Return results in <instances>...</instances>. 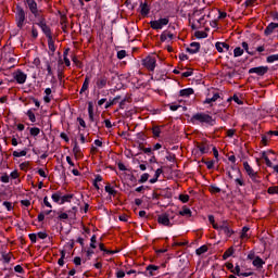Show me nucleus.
<instances>
[{
    "label": "nucleus",
    "mask_w": 278,
    "mask_h": 278,
    "mask_svg": "<svg viewBox=\"0 0 278 278\" xmlns=\"http://www.w3.org/2000/svg\"><path fill=\"white\" fill-rule=\"evenodd\" d=\"M180 97H190V94H194V89L187 88L179 91Z\"/></svg>",
    "instance_id": "22"
},
{
    "label": "nucleus",
    "mask_w": 278,
    "mask_h": 278,
    "mask_svg": "<svg viewBox=\"0 0 278 278\" xmlns=\"http://www.w3.org/2000/svg\"><path fill=\"white\" fill-rule=\"evenodd\" d=\"M48 47L52 53H55V43L53 41V37L48 39Z\"/></svg>",
    "instance_id": "30"
},
{
    "label": "nucleus",
    "mask_w": 278,
    "mask_h": 278,
    "mask_svg": "<svg viewBox=\"0 0 278 278\" xmlns=\"http://www.w3.org/2000/svg\"><path fill=\"white\" fill-rule=\"evenodd\" d=\"M3 205L7 207L8 212L12 211V202L4 201Z\"/></svg>",
    "instance_id": "61"
},
{
    "label": "nucleus",
    "mask_w": 278,
    "mask_h": 278,
    "mask_svg": "<svg viewBox=\"0 0 278 278\" xmlns=\"http://www.w3.org/2000/svg\"><path fill=\"white\" fill-rule=\"evenodd\" d=\"M73 153L75 157H81V149H79V144L77 143V141H75L74 143Z\"/></svg>",
    "instance_id": "23"
},
{
    "label": "nucleus",
    "mask_w": 278,
    "mask_h": 278,
    "mask_svg": "<svg viewBox=\"0 0 278 278\" xmlns=\"http://www.w3.org/2000/svg\"><path fill=\"white\" fill-rule=\"evenodd\" d=\"M52 200L54 203H60V200H62V192L58 191L52 194Z\"/></svg>",
    "instance_id": "33"
},
{
    "label": "nucleus",
    "mask_w": 278,
    "mask_h": 278,
    "mask_svg": "<svg viewBox=\"0 0 278 278\" xmlns=\"http://www.w3.org/2000/svg\"><path fill=\"white\" fill-rule=\"evenodd\" d=\"M27 116H28L30 123H36V114H34V113L31 112V110H28V111H27Z\"/></svg>",
    "instance_id": "41"
},
{
    "label": "nucleus",
    "mask_w": 278,
    "mask_h": 278,
    "mask_svg": "<svg viewBox=\"0 0 278 278\" xmlns=\"http://www.w3.org/2000/svg\"><path fill=\"white\" fill-rule=\"evenodd\" d=\"M0 180L2 181V184H9L10 182V176H8V174H4L1 176Z\"/></svg>",
    "instance_id": "53"
},
{
    "label": "nucleus",
    "mask_w": 278,
    "mask_h": 278,
    "mask_svg": "<svg viewBox=\"0 0 278 278\" xmlns=\"http://www.w3.org/2000/svg\"><path fill=\"white\" fill-rule=\"evenodd\" d=\"M204 164L208 168V170H212V168H214V161H204Z\"/></svg>",
    "instance_id": "54"
},
{
    "label": "nucleus",
    "mask_w": 278,
    "mask_h": 278,
    "mask_svg": "<svg viewBox=\"0 0 278 278\" xmlns=\"http://www.w3.org/2000/svg\"><path fill=\"white\" fill-rule=\"evenodd\" d=\"M31 36H33V38H38V29H36V27H34V26L31 28Z\"/></svg>",
    "instance_id": "63"
},
{
    "label": "nucleus",
    "mask_w": 278,
    "mask_h": 278,
    "mask_svg": "<svg viewBox=\"0 0 278 278\" xmlns=\"http://www.w3.org/2000/svg\"><path fill=\"white\" fill-rule=\"evenodd\" d=\"M146 270L149 273L150 277H153V271L154 270H160V267L156 265H149Z\"/></svg>",
    "instance_id": "27"
},
{
    "label": "nucleus",
    "mask_w": 278,
    "mask_h": 278,
    "mask_svg": "<svg viewBox=\"0 0 278 278\" xmlns=\"http://www.w3.org/2000/svg\"><path fill=\"white\" fill-rule=\"evenodd\" d=\"M146 181H149V174H143L140 179H139V184H146Z\"/></svg>",
    "instance_id": "48"
},
{
    "label": "nucleus",
    "mask_w": 278,
    "mask_h": 278,
    "mask_svg": "<svg viewBox=\"0 0 278 278\" xmlns=\"http://www.w3.org/2000/svg\"><path fill=\"white\" fill-rule=\"evenodd\" d=\"M74 264L75 266H81V257L79 256L74 257Z\"/></svg>",
    "instance_id": "60"
},
{
    "label": "nucleus",
    "mask_w": 278,
    "mask_h": 278,
    "mask_svg": "<svg viewBox=\"0 0 278 278\" xmlns=\"http://www.w3.org/2000/svg\"><path fill=\"white\" fill-rule=\"evenodd\" d=\"M267 192L268 194H278V187H269Z\"/></svg>",
    "instance_id": "50"
},
{
    "label": "nucleus",
    "mask_w": 278,
    "mask_h": 278,
    "mask_svg": "<svg viewBox=\"0 0 278 278\" xmlns=\"http://www.w3.org/2000/svg\"><path fill=\"white\" fill-rule=\"evenodd\" d=\"M194 36H195V38H207V33L201 31V30H197Z\"/></svg>",
    "instance_id": "40"
},
{
    "label": "nucleus",
    "mask_w": 278,
    "mask_h": 278,
    "mask_svg": "<svg viewBox=\"0 0 278 278\" xmlns=\"http://www.w3.org/2000/svg\"><path fill=\"white\" fill-rule=\"evenodd\" d=\"M168 23H170V20H168L167 17H164V18H160L157 21H151L150 27L152 29H162V27L168 25Z\"/></svg>",
    "instance_id": "3"
},
{
    "label": "nucleus",
    "mask_w": 278,
    "mask_h": 278,
    "mask_svg": "<svg viewBox=\"0 0 278 278\" xmlns=\"http://www.w3.org/2000/svg\"><path fill=\"white\" fill-rule=\"evenodd\" d=\"M244 53V49L237 47L233 50V56L235 58H240V55H242Z\"/></svg>",
    "instance_id": "32"
},
{
    "label": "nucleus",
    "mask_w": 278,
    "mask_h": 278,
    "mask_svg": "<svg viewBox=\"0 0 278 278\" xmlns=\"http://www.w3.org/2000/svg\"><path fill=\"white\" fill-rule=\"evenodd\" d=\"M219 231L220 233H225L227 238H231V236H233V229H231L229 222H222L219 225Z\"/></svg>",
    "instance_id": "4"
},
{
    "label": "nucleus",
    "mask_w": 278,
    "mask_h": 278,
    "mask_svg": "<svg viewBox=\"0 0 278 278\" xmlns=\"http://www.w3.org/2000/svg\"><path fill=\"white\" fill-rule=\"evenodd\" d=\"M28 238H29V240H30L33 243H36V240H38V235H36V233H30V235H28Z\"/></svg>",
    "instance_id": "56"
},
{
    "label": "nucleus",
    "mask_w": 278,
    "mask_h": 278,
    "mask_svg": "<svg viewBox=\"0 0 278 278\" xmlns=\"http://www.w3.org/2000/svg\"><path fill=\"white\" fill-rule=\"evenodd\" d=\"M243 167L247 175H249L250 179H252L254 184H260V176L257 175V172L253 170V167L249 165V162H243Z\"/></svg>",
    "instance_id": "2"
},
{
    "label": "nucleus",
    "mask_w": 278,
    "mask_h": 278,
    "mask_svg": "<svg viewBox=\"0 0 278 278\" xmlns=\"http://www.w3.org/2000/svg\"><path fill=\"white\" fill-rule=\"evenodd\" d=\"M152 132H153L154 138H160V134H162V130L160 129L159 126H155L152 128Z\"/></svg>",
    "instance_id": "38"
},
{
    "label": "nucleus",
    "mask_w": 278,
    "mask_h": 278,
    "mask_svg": "<svg viewBox=\"0 0 278 278\" xmlns=\"http://www.w3.org/2000/svg\"><path fill=\"white\" fill-rule=\"evenodd\" d=\"M197 255H203V253H207V245H202L195 250Z\"/></svg>",
    "instance_id": "35"
},
{
    "label": "nucleus",
    "mask_w": 278,
    "mask_h": 278,
    "mask_svg": "<svg viewBox=\"0 0 278 278\" xmlns=\"http://www.w3.org/2000/svg\"><path fill=\"white\" fill-rule=\"evenodd\" d=\"M232 275H237V277H241L242 273H240V265H236L232 269Z\"/></svg>",
    "instance_id": "46"
},
{
    "label": "nucleus",
    "mask_w": 278,
    "mask_h": 278,
    "mask_svg": "<svg viewBox=\"0 0 278 278\" xmlns=\"http://www.w3.org/2000/svg\"><path fill=\"white\" fill-rule=\"evenodd\" d=\"M25 155H27V150L13 151V157H25Z\"/></svg>",
    "instance_id": "34"
},
{
    "label": "nucleus",
    "mask_w": 278,
    "mask_h": 278,
    "mask_svg": "<svg viewBox=\"0 0 278 278\" xmlns=\"http://www.w3.org/2000/svg\"><path fill=\"white\" fill-rule=\"evenodd\" d=\"M142 64L148 71H155V58L153 56H147L142 60Z\"/></svg>",
    "instance_id": "6"
},
{
    "label": "nucleus",
    "mask_w": 278,
    "mask_h": 278,
    "mask_svg": "<svg viewBox=\"0 0 278 278\" xmlns=\"http://www.w3.org/2000/svg\"><path fill=\"white\" fill-rule=\"evenodd\" d=\"M192 121H199V123H212V116L205 113H197L191 117Z\"/></svg>",
    "instance_id": "5"
},
{
    "label": "nucleus",
    "mask_w": 278,
    "mask_h": 278,
    "mask_svg": "<svg viewBox=\"0 0 278 278\" xmlns=\"http://www.w3.org/2000/svg\"><path fill=\"white\" fill-rule=\"evenodd\" d=\"M242 48L244 49V51H247V53H249V55H255V52H251L249 51V43L243 41L242 42Z\"/></svg>",
    "instance_id": "43"
},
{
    "label": "nucleus",
    "mask_w": 278,
    "mask_h": 278,
    "mask_svg": "<svg viewBox=\"0 0 278 278\" xmlns=\"http://www.w3.org/2000/svg\"><path fill=\"white\" fill-rule=\"evenodd\" d=\"M88 86H90V76L85 77V81H84L83 87L80 89V94H84V92H86V90H88Z\"/></svg>",
    "instance_id": "21"
},
{
    "label": "nucleus",
    "mask_w": 278,
    "mask_h": 278,
    "mask_svg": "<svg viewBox=\"0 0 278 278\" xmlns=\"http://www.w3.org/2000/svg\"><path fill=\"white\" fill-rule=\"evenodd\" d=\"M25 2L27 3L30 12L38 10V3H36V0H25Z\"/></svg>",
    "instance_id": "19"
},
{
    "label": "nucleus",
    "mask_w": 278,
    "mask_h": 278,
    "mask_svg": "<svg viewBox=\"0 0 278 278\" xmlns=\"http://www.w3.org/2000/svg\"><path fill=\"white\" fill-rule=\"evenodd\" d=\"M161 42H166L168 40V36L166 35V30H164L160 36Z\"/></svg>",
    "instance_id": "55"
},
{
    "label": "nucleus",
    "mask_w": 278,
    "mask_h": 278,
    "mask_svg": "<svg viewBox=\"0 0 278 278\" xmlns=\"http://www.w3.org/2000/svg\"><path fill=\"white\" fill-rule=\"evenodd\" d=\"M28 167H29V162H24L20 164L21 170H27Z\"/></svg>",
    "instance_id": "57"
},
{
    "label": "nucleus",
    "mask_w": 278,
    "mask_h": 278,
    "mask_svg": "<svg viewBox=\"0 0 278 278\" xmlns=\"http://www.w3.org/2000/svg\"><path fill=\"white\" fill-rule=\"evenodd\" d=\"M13 77L15 79V81H17L18 84H25V81H27V74L23 73V71L17 70L14 74Z\"/></svg>",
    "instance_id": "10"
},
{
    "label": "nucleus",
    "mask_w": 278,
    "mask_h": 278,
    "mask_svg": "<svg viewBox=\"0 0 278 278\" xmlns=\"http://www.w3.org/2000/svg\"><path fill=\"white\" fill-rule=\"evenodd\" d=\"M88 114H89L90 123H93L94 122V106L92 105V102L88 103Z\"/></svg>",
    "instance_id": "18"
},
{
    "label": "nucleus",
    "mask_w": 278,
    "mask_h": 278,
    "mask_svg": "<svg viewBox=\"0 0 278 278\" xmlns=\"http://www.w3.org/2000/svg\"><path fill=\"white\" fill-rule=\"evenodd\" d=\"M157 223L160 225H164L165 227H173V224L170 223V218L168 217V214L159 215Z\"/></svg>",
    "instance_id": "11"
},
{
    "label": "nucleus",
    "mask_w": 278,
    "mask_h": 278,
    "mask_svg": "<svg viewBox=\"0 0 278 278\" xmlns=\"http://www.w3.org/2000/svg\"><path fill=\"white\" fill-rule=\"evenodd\" d=\"M179 201H181V203H188V201H190V195H188V194H180L179 195Z\"/></svg>",
    "instance_id": "42"
},
{
    "label": "nucleus",
    "mask_w": 278,
    "mask_h": 278,
    "mask_svg": "<svg viewBox=\"0 0 278 278\" xmlns=\"http://www.w3.org/2000/svg\"><path fill=\"white\" fill-rule=\"evenodd\" d=\"M37 25L39 26V27H41V30L43 31V34H45V36H46V38H53V35L51 34V27H49L48 25H47V22H45L43 20H41V21H39L38 23H37Z\"/></svg>",
    "instance_id": "7"
},
{
    "label": "nucleus",
    "mask_w": 278,
    "mask_h": 278,
    "mask_svg": "<svg viewBox=\"0 0 278 278\" xmlns=\"http://www.w3.org/2000/svg\"><path fill=\"white\" fill-rule=\"evenodd\" d=\"M253 266H255V268H264V264H266V262H264V260H262V257L256 256L255 260L252 262Z\"/></svg>",
    "instance_id": "16"
},
{
    "label": "nucleus",
    "mask_w": 278,
    "mask_h": 278,
    "mask_svg": "<svg viewBox=\"0 0 278 278\" xmlns=\"http://www.w3.org/2000/svg\"><path fill=\"white\" fill-rule=\"evenodd\" d=\"M197 148L202 153V155L210 152V146H207L205 142L197 143Z\"/></svg>",
    "instance_id": "15"
},
{
    "label": "nucleus",
    "mask_w": 278,
    "mask_h": 278,
    "mask_svg": "<svg viewBox=\"0 0 278 278\" xmlns=\"http://www.w3.org/2000/svg\"><path fill=\"white\" fill-rule=\"evenodd\" d=\"M77 122L79 123L80 127H84V129H86V121H84V118L77 117Z\"/></svg>",
    "instance_id": "62"
},
{
    "label": "nucleus",
    "mask_w": 278,
    "mask_h": 278,
    "mask_svg": "<svg viewBox=\"0 0 278 278\" xmlns=\"http://www.w3.org/2000/svg\"><path fill=\"white\" fill-rule=\"evenodd\" d=\"M14 270H15V273H24L23 266H21V265H16L14 267Z\"/></svg>",
    "instance_id": "64"
},
{
    "label": "nucleus",
    "mask_w": 278,
    "mask_h": 278,
    "mask_svg": "<svg viewBox=\"0 0 278 278\" xmlns=\"http://www.w3.org/2000/svg\"><path fill=\"white\" fill-rule=\"evenodd\" d=\"M2 260L5 264H10V260H12V254H3Z\"/></svg>",
    "instance_id": "47"
},
{
    "label": "nucleus",
    "mask_w": 278,
    "mask_h": 278,
    "mask_svg": "<svg viewBox=\"0 0 278 278\" xmlns=\"http://www.w3.org/2000/svg\"><path fill=\"white\" fill-rule=\"evenodd\" d=\"M268 64H273V62H278V54H271L267 56Z\"/></svg>",
    "instance_id": "37"
},
{
    "label": "nucleus",
    "mask_w": 278,
    "mask_h": 278,
    "mask_svg": "<svg viewBox=\"0 0 278 278\" xmlns=\"http://www.w3.org/2000/svg\"><path fill=\"white\" fill-rule=\"evenodd\" d=\"M73 197V194L61 195V205H63V203H71Z\"/></svg>",
    "instance_id": "29"
},
{
    "label": "nucleus",
    "mask_w": 278,
    "mask_h": 278,
    "mask_svg": "<svg viewBox=\"0 0 278 278\" xmlns=\"http://www.w3.org/2000/svg\"><path fill=\"white\" fill-rule=\"evenodd\" d=\"M118 101H121V96H117L112 101L108 102L105 104V110H108V108H112V105H116Z\"/></svg>",
    "instance_id": "26"
},
{
    "label": "nucleus",
    "mask_w": 278,
    "mask_h": 278,
    "mask_svg": "<svg viewBox=\"0 0 278 278\" xmlns=\"http://www.w3.org/2000/svg\"><path fill=\"white\" fill-rule=\"evenodd\" d=\"M277 28H278V23L271 22L270 24H268V26L264 30L265 36H270V34H273V31H275V29Z\"/></svg>",
    "instance_id": "13"
},
{
    "label": "nucleus",
    "mask_w": 278,
    "mask_h": 278,
    "mask_svg": "<svg viewBox=\"0 0 278 278\" xmlns=\"http://www.w3.org/2000/svg\"><path fill=\"white\" fill-rule=\"evenodd\" d=\"M180 216H192V211H190V208L185 207L182 208V211L179 212Z\"/></svg>",
    "instance_id": "36"
},
{
    "label": "nucleus",
    "mask_w": 278,
    "mask_h": 278,
    "mask_svg": "<svg viewBox=\"0 0 278 278\" xmlns=\"http://www.w3.org/2000/svg\"><path fill=\"white\" fill-rule=\"evenodd\" d=\"M199 49H201V43L199 42H191L190 48H187L188 53H199Z\"/></svg>",
    "instance_id": "12"
},
{
    "label": "nucleus",
    "mask_w": 278,
    "mask_h": 278,
    "mask_svg": "<svg viewBox=\"0 0 278 278\" xmlns=\"http://www.w3.org/2000/svg\"><path fill=\"white\" fill-rule=\"evenodd\" d=\"M104 190H105V192H108V193L111 194L112 197H116V194H117V191L114 190L110 184H108V185L105 186V189H104Z\"/></svg>",
    "instance_id": "28"
},
{
    "label": "nucleus",
    "mask_w": 278,
    "mask_h": 278,
    "mask_svg": "<svg viewBox=\"0 0 278 278\" xmlns=\"http://www.w3.org/2000/svg\"><path fill=\"white\" fill-rule=\"evenodd\" d=\"M31 14L35 16V18H38L39 21L45 22V16H42V11L36 9L35 11H31Z\"/></svg>",
    "instance_id": "25"
},
{
    "label": "nucleus",
    "mask_w": 278,
    "mask_h": 278,
    "mask_svg": "<svg viewBox=\"0 0 278 278\" xmlns=\"http://www.w3.org/2000/svg\"><path fill=\"white\" fill-rule=\"evenodd\" d=\"M210 192H212L213 194H218V193L220 192V188H218V187L212 185V186L210 187Z\"/></svg>",
    "instance_id": "44"
},
{
    "label": "nucleus",
    "mask_w": 278,
    "mask_h": 278,
    "mask_svg": "<svg viewBox=\"0 0 278 278\" xmlns=\"http://www.w3.org/2000/svg\"><path fill=\"white\" fill-rule=\"evenodd\" d=\"M216 50L218 51V53H223V51H229V45L226 42H219L217 41L215 43ZM225 49V50H224Z\"/></svg>",
    "instance_id": "14"
},
{
    "label": "nucleus",
    "mask_w": 278,
    "mask_h": 278,
    "mask_svg": "<svg viewBox=\"0 0 278 278\" xmlns=\"http://www.w3.org/2000/svg\"><path fill=\"white\" fill-rule=\"evenodd\" d=\"M262 144H264V147H266V144H268V135L262 136Z\"/></svg>",
    "instance_id": "59"
},
{
    "label": "nucleus",
    "mask_w": 278,
    "mask_h": 278,
    "mask_svg": "<svg viewBox=\"0 0 278 278\" xmlns=\"http://www.w3.org/2000/svg\"><path fill=\"white\" fill-rule=\"evenodd\" d=\"M253 73H255L260 77H264V75H266V73H268V66H258V67L250 68L249 74L252 75Z\"/></svg>",
    "instance_id": "8"
},
{
    "label": "nucleus",
    "mask_w": 278,
    "mask_h": 278,
    "mask_svg": "<svg viewBox=\"0 0 278 278\" xmlns=\"http://www.w3.org/2000/svg\"><path fill=\"white\" fill-rule=\"evenodd\" d=\"M91 249H97V235H93L91 237V243H90Z\"/></svg>",
    "instance_id": "49"
},
{
    "label": "nucleus",
    "mask_w": 278,
    "mask_h": 278,
    "mask_svg": "<svg viewBox=\"0 0 278 278\" xmlns=\"http://www.w3.org/2000/svg\"><path fill=\"white\" fill-rule=\"evenodd\" d=\"M220 99V94L215 93L212 98H207L204 103H214Z\"/></svg>",
    "instance_id": "31"
},
{
    "label": "nucleus",
    "mask_w": 278,
    "mask_h": 278,
    "mask_svg": "<svg viewBox=\"0 0 278 278\" xmlns=\"http://www.w3.org/2000/svg\"><path fill=\"white\" fill-rule=\"evenodd\" d=\"M126 55H127V51L125 50H121L117 52L118 60H123L124 58H126Z\"/></svg>",
    "instance_id": "52"
},
{
    "label": "nucleus",
    "mask_w": 278,
    "mask_h": 278,
    "mask_svg": "<svg viewBox=\"0 0 278 278\" xmlns=\"http://www.w3.org/2000/svg\"><path fill=\"white\" fill-rule=\"evenodd\" d=\"M233 253H235L233 247H230L223 254V260H228V257H231V255H233Z\"/></svg>",
    "instance_id": "24"
},
{
    "label": "nucleus",
    "mask_w": 278,
    "mask_h": 278,
    "mask_svg": "<svg viewBox=\"0 0 278 278\" xmlns=\"http://www.w3.org/2000/svg\"><path fill=\"white\" fill-rule=\"evenodd\" d=\"M25 21H27V17L25 15V10L22 7H16V14H15V23L18 27V29H23L25 27Z\"/></svg>",
    "instance_id": "1"
},
{
    "label": "nucleus",
    "mask_w": 278,
    "mask_h": 278,
    "mask_svg": "<svg viewBox=\"0 0 278 278\" xmlns=\"http://www.w3.org/2000/svg\"><path fill=\"white\" fill-rule=\"evenodd\" d=\"M70 216H72V218H75L76 214H77V206H74L72 208V211H68Z\"/></svg>",
    "instance_id": "58"
},
{
    "label": "nucleus",
    "mask_w": 278,
    "mask_h": 278,
    "mask_svg": "<svg viewBox=\"0 0 278 278\" xmlns=\"http://www.w3.org/2000/svg\"><path fill=\"white\" fill-rule=\"evenodd\" d=\"M72 62H74V64L77 66V68H81L84 65L81 63V61H79V59H77V56H72Z\"/></svg>",
    "instance_id": "39"
},
{
    "label": "nucleus",
    "mask_w": 278,
    "mask_h": 278,
    "mask_svg": "<svg viewBox=\"0 0 278 278\" xmlns=\"http://www.w3.org/2000/svg\"><path fill=\"white\" fill-rule=\"evenodd\" d=\"M140 8H141V15L142 16H147L149 15V12H151V9L149 8V3L144 2V3H140Z\"/></svg>",
    "instance_id": "17"
},
{
    "label": "nucleus",
    "mask_w": 278,
    "mask_h": 278,
    "mask_svg": "<svg viewBox=\"0 0 278 278\" xmlns=\"http://www.w3.org/2000/svg\"><path fill=\"white\" fill-rule=\"evenodd\" d=\"M249 227H247V226H244L243 228H242V233H241V238L242 239H244V238H249V235H247L248 233V231H249Z\"/></svg>",
    "instance_id": "51"
},
{
    "label": "nucleus",
    "mask_w": 278,
    "mask_h": 278,
    "mask_svg": "<svg viewBox=\"0 0 278 278\" xmlns=\"http://www.w3.org/2000/svg\"><path fill=\"white\" fill-rule=\"evenodd\" d=\"M138 149H139V151H143V153H146V155H153V149L144 148L143 143H139Z\"/></svg>",
    "instance_id": "20"
},
{
    "label": "nucleus",
    "mask_w": 278,
    "mask_h": 278,
    "mask_svg": "<svg viewBox=\"0 0 278 278\" xmlns=\"http://www.w3.org/2000/svg\"><path fill=\"white\" fill-rule=\"evenodd\" d=\"M40 134V128L38 127H34V128H30V136H38Z\"/></svg>",
    "instance_id": "45"
},
{
    "label": "nucleus",
    "mask_w": 278,
    "mask_h": 278,
    "mask_svg": "<svg viewBox=\"0 0 278 278\" xmlns=\"http://www.w3.org/2000/svg\"><path fill=\"white\" fill-rule=\"evenodd\" d=\"M96 86L98 90H102V88H105V86H108V76L105 75L97 76Z\"/></svg>",
    "instance_id": "9"
}]
</instances>
